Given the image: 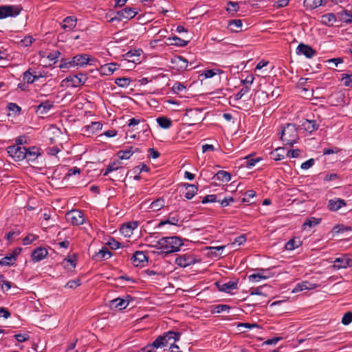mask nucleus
Segmentation results:
<instances>
[{"label":"nucleus","instance_id":"c756f323","mask_svg":"<svg viewBox=\"0 0 352 352\" xmlns=\"http://www.w3.org/2000/svg\"><path fill=\"white\" fill-rule=\"evenodd\" d=\"M323 4V0H304L303 5L307 10L316 9Z\"/></svg>","mask_w":352,"mask_h":352},{"label":"nucleus","instance_id":"49530a36","mask_svg":"<svg viewBox=\"0 0 352 352\" xmlns=\"http://www.w3.org/2000/svg\"><path fill=\"white\" fill-rule=\"evenodd\" d=\"M175 63L179 65V67L182 69H187L188 61L186 58L182 56H177L175 58Z\"/></svg>","mask_w":352,"mask_h":352},{"label":"nucleus","instance_id":"1a4fd4ad","mask_svg":"<svg viewBox=\"0 0 352 352\" xmlns=\"http://www.w3.org/2000/svg\"><path fill=\"white\" fill-rule=\"evenodd\" d=\"M25 147L21 146H9L7 152L15 161H21L26 157Z\"/></svg>","mask_w":352,"mask_h":352},{"label":"nucleus","instance_id":"37998d69","mask_svg":"<svg viewBox=\"0 0 352 352\" xmlns=\"http://www.w3.org/2000/svg\"><path fill=\"white\" fill-rule=\"evenodd\" d=\"M131 80L129 78H118L115 80V83L120 87H126L129 85Z\"/></svg>","mask_w":352,"mask_h":352},{"label":"nucleus","instance_id":"c03bdc74","mask_svg":"<svg viewBox=\"0 0 352 352\" xmlns=\"http://www.w3.org/2000/svg\"><path fill=\"white\" fill-rule=\"evenodd\" d=\"M222 72L220 69H207L204 70L201 74V76H204V78H212L217 74H221Z\"/></svg>","mask_w":352,"mask_h":352},{"label":"nucleus","instance_id":"473e14b6","mask_svg":"<svg viewBox=\"0 0 352 352\" xmlns=\"http://www.w3.org/2000/svg\"><path fill=\"white\" fill-rule=\"evenodd\" d=\"M165 206V200L162 197H160L155 201H153L151 204L149 208L153 211H158L163 208Z\"/></svg>","mask_w":352,"mask_h":352},{"label":"nucleus","instance_id":"338daca9","mask_svg":"<svg viewBox=\"0 0 352 352\" xmlns=\"http://www.w3.org/2000/svg\"><path fill=\"white\" fill-rule=\"evenodd\" d=\"M107 245L112 250H117L121 245L120 243H119L118 241H116L114 239H110V240L107 243Z\"/></svg>","mask_w":352,"mask_h":352},{"label":"nucleus","instance_id":"603ef678","mask_svg":"<svg viewBox=\"0 0 352 352\" xmlns=\"http://www.w3.org/2000/svg\"><path fill=\"white\" fill-rule=\"evenodd\" d=\"M352 322V312L348 311L344 314L342 318V323L348 325Z\"/></svg>","mask_w":352,"mask_h":352},{"label":"nucleus","instance_id":"f03ea898","mask_svg":"<svg viewBox=\"0 0 352 352\" xmlns=\"http://www.w3.org/2000/svg\"><path fill=\"white\" fill-rule=\"evenodd\" d=\"M180 336L181 333L179 332L173 331L165 332L162 335L159 336L151 344H148L144 347V350L146 352H155L153 351L155 348L158 349L168 344L170 346H173L179 340Z\"/></svg>","mask_w":352,"mask_h":352},{"label":"nucleus","instance_id":"de8ad7c7","mask_svg":"<svg viewBox=\"0 0 352 352\" xmlns=\"http://www.w3.org/2000/svg\"><path fill=\"white\" fill-rule=\"evenodd\" d=\"M250 90V87L248 85L245 86L244 87H243L242 89H241V90L234 95V100H241L243 96L244 95H245L246 94H248Z\"/></svg>","mask_w":352,"mask_h":352},{"label":"nucleus","instance_id":"69168bd1","mask_svg":"<svg viewBox=\"0 0 352 352\" xmlns=\"http://www.w3.org/2000/svg\"><path fill=\"white\" fill-rule=\"evenodd\" d=\"M185 89H186V87L182 83H181L179 82H175L172 87L173 91L177 94H178L179 91H182V90H184Z\"/></svg>","mask_w":352,"mask_h":352},{"label":"nucleus","instance_id":"6e6d98bb","mask_svg":"<svg viewBox=\"0 0 352 352\" xmlns=\"http://www.w3.org/2000/svg\"><path fill=\"white\" fill-rule=\"evenodd\" d=\"M239 6L238 3L233 1H229L228 3L227 11H228L229 12H236L239 10Z\"/></svg>","mask_w":352,"mask_h":352},{"label":"nucleus","instance_id":"7c9ffc66","mask_svg":"<svg viewBox=\"0 0 352 352\" xmlns=\"http://www.w3.org/2000/svg\"><path fill=\"white\" fill-rule=\"evenodd\" d=\"M338 18L339 21L346 23H352V12L348 10H344L341 12L338 13Z\"/></svg>","mask_w":352,"mask_h":352},{"label":"nucleus","instance_id":"9d476101","mask_svg":"<svg viewBox=\"0 0 352 352\" xmlns=\"http://www.w3.org/2000/svg\"><path fill=\"white\" fill-rule=\"evenodd\" d=\"M319 124L314 120L305 119L302 121L300 125H299V129L303 131L307 132L309 134H311L312 132L318 130Z\"/></svg>","mask_w":352,"mask_h":352},{"label":"nucleus","instance_id":"052dcab7","mask_svg":"<svg viewBox=\"0 0 352 352\" xmlns=\"http://www.w3.org/2000/svg\"><path fill=\"white\" fill-rule=\"evenodd\" d=\"M225 246H217V247H210L209 249L211 250V254L214 255L215 256H219L221 254V251L224 249Z\"/></svg>","mask_w":352,"mask_h":352},{"label":"nucleus","instance_id":"864d4df0","mask_svg":"<svg viewBox=\"0 0 352 352\" xmlns=\"http://www.w3.org/2000/svg\"><path fill=\"white\" fill-rule=\"evenodd\" d=\"M81 285V281L80 279H74L69 280L67 284L65 285V287L71 288V289H75L77 287L80 286Z\"/></svg>","mask_w":352,"mask_h":352},{"label":"nucleus","instance_id":"aec40b11","mask_svg":"<svg viewBox=\"0 0 352 352\" xmlns=\"http://www.w3.org/2000/svg\"><path fill=\"white\" fill-rule=\"evenodd\" d=\"M76 23H77V19L75 16H67L63 21L61 27L65 31H71L76 26Z\"/></svg>","mask_w":352,"mask_h":352},{"label":"nucleus","instance_id":"5701e85b","mask_svg":"<svg viewBox=\"0 0 352 352\" xmlns=\"http://www.w3.org/2000/svg\"><path fill=\"white\" fill-rule=\"evenodd\" d=\"M25 158L28 161L35 160L39 155H41L40 148L36 146H31L28 148H25Z\"/></svg>","mask_w":352,"mask_h":352},{"label":"nucleus","instance_id":"423d86ee","mask_svg":"<svg viewBox=\"0 0 352 352\" xmlns=\"http://www.w3.org/2000/svg\"><path fill=\"white\" fill-rule=\"evenodd\" d=\"M92 60L88 54H78L73 57L72 61L65 64L62 63L59 67L60 68H65L67 67V65H69V67H83L88 65V63H90V60Z\"/></svg>","mask_w":352,"mask_h":352},{"label":"nucleus","instance_id":"2eb2a0df","mask_svg":"<svg viewBox=\"0 0 352 352\" xmlns=\"http://www.w3.org/2000/svg\"><path fill=\"white\" fill-rule=\"evenodd\" d=\"M320 285L316 283H314L308 280H305L297 283L293 289L292 292L297 293L303 290H311L318 287Z\"/></svg>","mask_w":352,"mask_h":352},{"label":"nucleus","instance_id":"bf43d9fd","mask_svg":"<svg viewBox=\"0 0 352 352\" xmlns=\"http://www.w3.org/2000/svg\"><path fill=\"white\" fill-rule=\"evenodd\" d=\"M320 221H305L302 226L303 230H310L311 228L318 225Z\"/></svg>","mask_w":352,"mask_h":352},{"label":"nucleus","instance_id":"13d9d810","mask_svg":"<svg viewBox=\"0 0 352 352\" xmlns=\"http://www.w3.org/2000/svg\"><path fill=\"white\" fill-rule=\"evenodd\" d=\"M256 196V192L253 190H248L245 193V197L241 199L242 202H250V199Z\"/></svg>","mask_w":352,"mask_h":352},{"label":"nucleus","instance_id":"8fccbe9b","mask_svg":"<svg viewBox=\"0 0 352 352\" xmlns=\"http://www.w3.org/2000/svg\"><path fill=\"white\" fill-rule=\"evenodd\" d=\"M352 74H342V80L344 81V85L346 87H349L352 88V79H351Z\"/></svg>","mask_w":352,"mask_h":352},{"label":"nucleus","instance_id":"4c0bfd02","mask_svg":"<svg viewBox=\"0 0 352 352\" xmlns=\"http://www.w3.org/2000/svg\"><path fill=\"white\" fill-rule=\"evenodd\" d=\"M215 178L223 182H228L231 179V175L225 170H219L215 175Z\"/></svg>","mask_w":352,"mask_h":352},{"label":"nucleus","instance_id":"f8f14e48","mask_svg":"<svg viewBox=\"0 0 352 352\" xmlns=\"http://www.w3.org/2000/svg\"><path fill=\"white\" fill-rule=\"evenodd\" d=\"M296 53L303 54L305 57L311 58L317 54V52L311 46L301 43L296 48Z\"/></svg>","mask_w":352,"mask_h":352},{"label":"nucleus","instance_id":"09e8293b","mask_svg":"<svg viewBox=\"0 0 352 352\" xmlns=\"http://www.w3.org/2000/svg\"><path fill=\"white\" fill-rule=\"evenodd\" d=\"M20 233L21 232L19 229L14 228L6 234V239L8 241H12L15 239L16 236H19Z\"/></svg>","mask_w":352,"mask_h":352},{"label":"nucleus","instance_id":"4d7b16f0","mask_svg":"<svg viewBox=\"0 0 352 352\" xmlns=\"http://www.w3.org/2000/svg\"><path fill=\"white\" fill-rule=\"evenodd\" d=\"M216 201H218V200H217L216 195H208L204 197L201 202L204 204L207 203H213Z\"/></svg>","mask_w":352,"mask_h":352},{"label":"nucleus","instance_id":"f3484780","mask_svg":"<svg viewBox=\"0 0 352 352\" xmlns=\"http://www.w3.org/2000/svg\"><path fill=\"white\" fill-rule=\"evenodd\" d=\"M138 226V221H126L122 225L120 231L125 236H130Z\"/></svg>","mask_w":352,"mask_h":352},{"label":"nucleus","instance_id":"dca6fc26","mask_svg":"<svg viewBox=\"0 0 352 352\" xmlns=\"http://www.w3.org/2000/svg\"><path fill=\"white\" fill-rule=\"evenodd\" d=\"M47 255V250L45 248L39 247L32 251L31 258L32 261L36 263L43 260Z\"/></svg>","mask_w":352,"mask_h":352},{"label":"nucleus","instance_id":"2f4dec72","mask_svg":"<svg viewBox=\"0 0 352 352\" xmlns=\"http://www.w3.org/2000/svg\"><path fill=\"white\" fill-rule=\"evenodd\" d=\"M31 69H28L23 74V80L28 84L33 83L34 81L39 78L38 76L34 75L31 72Z\"/></svg>","mask_w":352,"mask_h":352},{"label":"nucleus","instance_id":"a18cd8bd","mask_svg":"<svg viewBox=\"0 0 352 352\" xmlns=\"http://www.w3.org/2000/svg\"><path fill=\"white\" fill-rule=\"evenodd\" d=\"M245 161L244 162V165L247 168H252L256 165L257 162H258L261 160L260 157L256 158H252L250 155L247 156L245 158Z\"/></svg>","mask_w":352,"mask_h":352},{"label":"nucleus","instance_id":"0eeeda50","mask_svg":"<svg viewBox=\"0 0 352 352\" xmlns=\"http://www.w3.org/2000/svg\"><path fill=\"white\" fill-rule=\"evenodd\" d=\"M352 267V255L349 254H342L335 258L332 268L338 270Z\"/></svg>","mask_w":352,"mask_h":352},{"label":"nucleus","instance_id":"bb28decb","mask_svg":"<svg viewBox=\"0 0 352 352\" xmlns=\"http://www.w3.org/2000/svg\"><path fill=\"white\" fill-rule=\"evenodd\" d=\"M302 241L299 237H294L285 243V248L287 250H294L302 245Z\"/></svg>","mask_w":352,"mask_h":352},{"label":"nucleus","instance_id":"680f3d73","mask_svg":"<svg viewBox=\"0 0 352 352\" xmlns=\"http://www.w3.org/2000/svg\"><path fill=\"white\" fill-rule=\"evenodd\" d=\"M38 236L34 234H29L23 239V243L25 245H29L32 243L34 241L36 240Z\"/></svg>","mask_w":352,"mask_h":352},{"label":"nucleus","instance_id":"b1692460","mask_svg":"<svg viewBox=\"0 0 352 352\" xmlns=\"http://www.w3.org/2000/svg\"><path fill=\"white\" fill-rule=\"evenodd\" d=\"M337 21V16L333 13H327L321 16L320 22L327 26H333Z\"/></svg>","mask_w":352,"mask_h":352},{"label":"nucleus","instance_id":"f704fd0d","mask_svg":"<svg viewBox=\"0 0 352 352\" xmlns=\"http://www.w3.org/2000/svg\"><path fill=\"white\" fill-rule=\"evenodd\" d=\"M186 192L185 193L184 197L187 199H190L197 193V188L194 184H186Z\"/></svg>","mask_w":352,"mask_h":352},{"label":"nucleus","instance_id":"7ed1b4c3","mask_svg":"<svg viewBox=\"0 0 352 352\" xmlns=\"http://www.w3.org/2000/svg\"><path fill=\"white\" fill-rule=\"evenodd\" d=\"M298 128L296 124L287 123L281 127L280 140L286 145L293 146L298 140Z\"/></svg>","mask_w":352,"mask_h":352},{"label":"nucleus","instance_id":"6e6552de","mask_svg":"<svg viewBox=\"0 0 352 352\" xmlns=\"http://www.w3.org/2000/svg\"><path fill=\"white\" fill-rule=\"evenodd\" d=\"M138 14V12L136 9L130 8V7H126L124 9L117 12L116 15L114 17H112L109 21L112 23L115 21H122L124 19H131L135 16V15Z\"/></svg>","mask_w":352,"mask_h":352},{"label":"nucleus","instance_id":"f257e3e1","mask_svg":"<svg viewBox=\"0 0 352 352\" xmlns=\"http://www.w3.org/2000/svg\"><path fill=\"white\" fill-rule=\"evenodd\" d=\"M184 245L182 239L178 236L163 237L157 241L153 247L156 248L153 252L164 256L180 250Z\"/></svg>","mask_w":352,"mask_h":352},{"label":"nucleus","instance_id":"72a5a7b5","mask_svg":"<svg viewBox=\"0 0 352 352\" xmlns=\"http://www.w3.org/2000/svg\"><path fill=\"white\" fill-rule=\"evenodd\" d=\"M66 220H78L83 218V213L78 210H72L65 214Z\"/></svg>","mask_w":352,"mask_h":352},{"label":"nucleus","instance_id":"20e7f679","mask_svg":"<svg viewBox=\"0 0 352 352\" xmlns=\"http://www.w3.org/2000/svg\"><path fill=\"white\" fill-rule=\"evenodd\" d=\"M200 260L197 259L192 252H188L182 254H179L175 258V264L181 267H186L196 263H199Z\"/></svg>","mask_w":352,"mask_h":352},{"label":"nucleus","instance_id":"e433bc0d","mask_svg":"<svg viewBox=\"0 0 352 352\" xmlns=\"http://www.w3.org/2000/svg\"><path fill=\"white\" fill-rule=\"evenodd\" d=\"M169 41H171L170 43V45H173L177 47H184L186 46L189 41H185L184 39H182L181 38H179L176 36L170 37L168 38Z\"/></svg>","mask_w":352,"mask_h":352},{"label":"nucleus","instance_id":"774afa93","mask_svg":"<svg viewBox=\"0 0 352 352\" xmlns=\"http://www.w3.org/2000/svg\"><path fill=\"white\" fill-rule=\"evenodd\" d=\"M234 199L232 197H225L221 201L218 200L222 207L228 206L231 202H234Z\"/></svg>","mask_w":352,"mask_h":352},{"label":"nucleus","instance_id":"ea45409f","mask_svg":"<svg viewBox=\"0 0 352 352\" xmlns=\"http://www.w3.org/2000/svg\"><path fill=\"white\" fill-rule=\"evenodd\" d=\"M157 122L160 126L163 129H168L172 125V120L170 118L164 116L157 118Z\"/></svg>","mask_w":352,"mask_h":352},{"label":"nucleus","instance_id":"c9c22d12","mask_svg":"<svg viewBox=\"0 0 352 352\" xmlns=\"http://www.w3.org/2000/svg\"><path fill=\"white\" fill-rule=\"evenodd\" d=\"M228 27L232 32H239L242 28V21L241 19L230 20L228 22Z\"/></svg>","mask_w":352,"mask_h":352},{"label":"nucleus","instance_id":"79ce46f5","mask_svg":"<svg viewBox=\"0 0 352 352\" xmlns=\"http://www.w3.org/2000/svg\"><path fill=\"white\" fill-rule=\"evenodd\" d=\"M231 309L228 305H216L211 307V312L214 314H220L223 311H228Z\"/></svg>","mask_w":352,"mask_h":352},{"label":"nucleus","instance_id":"a19ab883","mask_svg":"<svg viewBox=\"0 0 352 352\" xmlns=\"http://www.w3.org/2000/svg\"><path fill=\"white\" fill-rule=\"evenodd\" d=\"M16 261L14 255H6L0 260V265L9 266L12 265Z\"/></svg>","mask_w":352,"mask_h":352},{"label":"nucleus","instance_id":"cd10ccee","mask_svg":"<svg viewBox=\"0 0 352 352\" xmlns=\"http://www.w3.org/2000/svg\"><path fill=\"white\" fill-rule=\"evenodd\" d=\"M346 232H352V227L346 226L343 224H338L334 226L331 230L332 236H335L339 234H343Z\"/></svg>","mask_w":352,"mask_h":352},{"label":"nucleus","instance_id":"ddd939ff","mask_svg":"<svg viewBox=\"0 0 352 352\" xmlns=\"http://www.w3.org/2000/svg\"><path fill=\"white\" fill-rule=\"evenodd\" d=\"M214 284L220 292L229 293L231 290L237 288L238 280H230L227 283L219 281L216 282Z\"/></svg>","mask_w":352,"mask_h":352},{"label":"nucleus","instance_id":"393cba45","mask_svg":"<svg viewBox=\"0 0 352 352\" xmlns=\"http://www.w3.org/2000/svg\"><path fill=\"white\" fill-rule=\"evenodd\" d=\"M129 305V302L122 298H116L110 301V306L111 308H115L118 310L124 309Z\"/></svg>","mask_w":352,"mask_h":352},{"label":"nucleus","instance_id":"a878e982","mask_svg":"<svg viewBox=\"0 0 352 352\" xmlns=\"http://www.w3.org/2000/svg\"><path fill=\"white\" fill-rule=\"evenodd\" d=\"M271 159L275 161H279L283 160L285 155V149L283 147H278L272 151L270 153Z\"/></svg>","mask_w":352,"mask_h":352},{"label":"nucleus","instance_id":"9b49d317","mask_svg":"<svg viewBox=\"0 0 352 352\" xmlns=\"http://www.w3.org/2000/svg\"><path fill=\"white\" fill-rule=\"evenodd\" d=\"M272 276V274L267 269H259L256 274H252L248 276L250 281L258 282L261 280H265Z\"/></svg>","mask_w":352,"mask_h":352},{"label":"nucleus","instance_id":"0e129e2a","mask_svg":"<svg viewBox=\"0 0 352 352\" xmlns=\"http://www.w3.org/2000/svg\"><path fill=\"white\" fill-rule=\"evenodd\" d=\"M246 235L241 234L237 237H236L232 243V245L237 244L238 245H241L243 244L246 241Z\"/></svg>","mask_w":352,"mask_h":352},{"label":"nucleus","instance_id":"4be33fe9","mask_svg":"<svg viewBox=\"0 0 352 352\" xmlns=\"http://www.w3.org/2000/svg\"><path fill=\"white\" fill-rule=\"evenodd\" d=\"M117 69V65L111 63L100 65V68L98 69L100 74L105 76L111 75Z\"/></svg>","mask_w":352,"mask_h":352},{"label":"nucleus","instance_id":"a211bd4d","mask_svg":"<svg viewBox=\"0 0 352 352\" xmlns=\"http://www.w3.org/2000/svg\"><path fill=\"white\" fill-rule=\"evenodd\" d=\"M135 152H139L138 148H134L132 146H127L125 149L118 152L117 155L120 160H128Z\"/></svg>","mask_w":352,"mask_h":352},{"label":"nucleus","instance_id":"e2e57ef3","mask_svg":"<svg viewBox=\"0 0 352 352\" xmlns=\"http://www.w3.org/2000/svg\"><path fill=\"white\" fill-rule=\"evenodd\" d=\"M15 339L19 342H25L27 340H28L30 339V336L27 333H24V334H21V333H19V334H15L14 336Z\"/></svg>","mask_w":352,"mask_h":352},{"label":"nucleus","instance_id":"39448f33","mask_svg":"<svg viewBox=\"0 0 352 352\" xmlns=\"http://www.w3.org/2000/svg\"><path fill=\"white\" fill-rule=\"evenodd\" d=\"M21 5H4L0 6V19L7 17H15L22 11Z\"/></svg>","mask_w":352,"mask_h":352},{"label":"nucleus","instance_id":"c85d7f7f","mask_svg":"<svg viewBox=\"0 0 352 352\" xmlns=\"http://www.w3.org/2000/svg\"><path fill=\"white\" fill-rule=\"evenodd\" d=\"M52 103L50 100H45L36 106V112L40 114H45L52 107Z\"/></svg>","mask_w":352,"mask_h":352},{"label":"nucleus","instance_id":"3c124183","mask_svg":"<svg viewBox=\"0 0 352 352\" xmlns=\"http://www.w3.org/2000/svg\"><path fill=\"white\" fill-rule=\"evenodd\" d=\"M120 168V166L118 165V162H113L108 165V166L106 168V170L104 173V175H107L109 173L117 170Z\"/></svg>","mask_w":352,"mask_h":352},{"label":"nucleus","instance_id":"5fc2aeb1","mask_svg":"<svg viewBox=\"0 0 352 352\" xmlns=\"http://www.w3.org/2000/svg\"><path fill=\"white\" fill-rule=\"evenodd\" d=\"M60 52L58 50H55L52 52H50L47 56V58L51 60L54 61V63H56L58 60V58L60 56Z\"/></svg>","mask_w":352,"mask_h":352},{"label":"nucleus","instance_id":"58836bf2","mask_svg":"<svg viewBox=\"0 0 352 352\" xmlns=\"http://www.w3.org/2000/svg\"><path fill=\"white\" fill-rule=\"evenodd\" d=\"M63 82H65L67 83V87H77L80 86V82L78 81V77L76 75L74 76H70L67 78H66Z\"/></svg>","mask_w":352,"mask_h":352},{"label":"nucleus","instance_id":"6ab92c4d","mask_svg":"<svg viewBox=\"0 0 352 352\" xmlns=\"http://www.w3.org/2000/svg\"><path fill=\"white\" fill-rule=\"evenodd\" d=\"M346 205V201L340 198H335L333 199H330L328 202V208L331 211H337L342 207H344Z\"/></svg>","mask_w":352,"mask_h":352},{"label":"nucleus","instance_id":"4468645a","mask_svg":"<svg viewBox=\"0 0 352 352\" xmlns=\"http://www.w3.org/2000/svg\"><path fill=\"white\" fill-rule=\"evenodd\" d=\"M132 264L135 267H143L148 262L147 258L143 252H135L131 258Z\"/></svg>","mask_w":352,"mask_h":352},{"label":"nucleus","instance_id":"412c9836","mask_svg":"<svg viewBox=\"0 0 352 352\" xmlns=\"http://www.w3.org/2000/svg\"><path fill=\"white\" fill-rule=\"evenodd\" d=\"M112 253L106 247H103L93 256V259L96 261H102L110 258Z\"/></svg>","mask_w":352,"mask_h":352}]
</instances>
